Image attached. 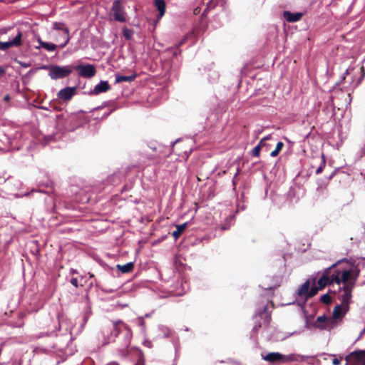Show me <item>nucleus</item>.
I'll list each match as a JSON object with an SVG mask.
<instances>
[{
	"mask_svg": "<svg viewBox=\"0 0 365 365\" xmlns=\"http://www.w3.org/2000/svg\"><path fill=\"white\" fill-rule=\"evenodd\" d=\"M269 309H274L272 302L260 303L257 305L255 314V323L251 332V337L254 338L257 334L262 324L267 326L271 321V312Z\"/></svg>",
	"mask_w": 365,
	"mask_h": 365,
	"instance_id": "f257e3e1",
	"label": "nucleus"
},
{
	"mask_svg": "<svg viewBox=\"0 0 365 365\" xmlns=\"http://www.w3.org/2000/svg\"><path fill=\"white\" fill-rule=\"evenodd\" d=\"M125 327L127 326L118 320L113 322L110 326L104 327L102 330L103 345L105 346L111 343L120 334L123 336Z\"/></svg>",
	"mask_w": 365,
	"mask_h": 365,
	"instance_id": "f03ea898",
	"label": "nucleus"
},
{
	"mask_svg": "<svg viewBox=\"0 0 365 365\" xmlns=\"http://www.w3.org/2000/svg\"><path fill=\"white\" fill-rule=\"evenodd\" d=\"M332 280L339 286L343 282L344 285L351 284V287H354L356 279H354V272L349 268L333 271Z\"/></svg>",
	"mask_w": 365,
	"mask_h": 365,
	"instance_id": "7ed1b4c3",
	"label": "nucleus"
},
{
	"mask_svg": "<svg viewBox=\"0 0 365 365\" xmlns=\"http://www.w3.org/2000/svg\"><path fill=\"white\" fill-rule=\"evenodd\" d=\"M73 71L72 66H61L51 65L48 67V76L52 80H57L68 76Z\"/></svg>",
	"mask_w": 365,
	"mask_h": 365,
	"instance_id": "20e7f679",
	"label": "nucleus"
},
{
	"mask_svg": "<svg viewBox=\"0 0 365 365\" xmlns=\"http://www.w3.org/2000/svg\"><path fill=\"white\" fill-rule=\"evenodd\" d=\"M341 261L339 260L337 262L332 264L330 267L326 268L324 270L322 277L317 281V287L320 289L324 288L327 284L334 282V281L332 280L331 269L334 268Z\"/></svg>",
	"mask_w": 365,
	"mask_h": 365,
	"instance_id": "39448f33",
	"label": "nucleus"
},
{
	"mask_svg": "<svg viewBox=\"0 0 365 365\" xmlns=\"http://www.w3.org/2000/svg\"><path fill=\"white\" fill-rule=\"evenodd\" d=\"M132 338V333L130 329L128 327H125V330L123 332V340L121 346L117 350V354L122 357H127L128 352L127 349L129 347L130 344V341Z\"/></svg>",
	"mask_w": 365,
	"mask_h": 365,
	"instance_id": "423d86ee",
	"label": "nucleus"
},
{
	"mask_svg": "<svg viewBox=\"0 0 365 365\" xmlns=\"http://www.w3.org/2000/svg\"><path fill=\"white\" fill-rule=\"evenodd\" d=\"M73 70L78 71V73L80 76L87 78H92L96 73V69L93 64H79L73 66Z\"/></svg>",
	"mask_w": 365,
	"mask_h": 365,
	"instance_id": "0eeeda50",
	"label": "nucleus"
},
{
	"mask_svg": "<svg viewBox=\"0 0 365 365\" xmlns=\"http://www.w3.org/2000/svg\"><path fill=\"white\" fill-rule=\"evenodd\" d=\"M350 269L354 272V279H357L359 273L365 268V257H357L349 259Z\"/></svg>",
	"mask_w": 365,
	"mask_h": 365,
	"instance_id": "6e6552de",
	"label": "nucleus"
},
{
	"mask_svg": "<svg viewBox=\"0 0 365 365\" xmlns=\"http://www.w3.org/2000/svg\"><path fill=\"white\" fill-rule=\"evenodd\" d=\"M111 13L113 19L116 21L125 22L126 19L125 16V12L123 9V6L120 0H115L113 3Z\"/></svg>",
	"mask_w": 365,
	"mask_h": 365,
	"instance_id": "1a4fd4ad",
	"label": "nucleus"
},
{
	"mask_svg": "<svg viewBox=\"0 0 365 365\" xmlns=\"http://www.w3.org/2000/svg\"><path fill=\"white\" fill-rule=\"evenodd\" d=\"M354 287L351 284L344 285L343 293L340 295L341 304L344 306V312H348L351 299V292Z\"/></svg>",
	"mask_w": 365,
	"mask_h": 365,
	"instance_id": "9d476101",
	"label": "nucleus"
},
{
	"mask_svg": "<svg viewBox=\"0 0 365 365\" xmlns=\"http://www.w3.org/2000/svg\"><path fill=\"white\" fill-rule=\"evenodd\" d=\"M22 36V32L18 30L16 35L12 39L5 42L0 41V50L6 51L11 47L19 46L21 44Z\"/></svg>",
	"mask_w": 365,
	"mask_h": 365,
	"instance_id": "9b49d317",
	"label": "nucleus"
},
{
	"mask_svg": "<svg viewBox=\"0 0 365 365\" xmlns=\"http://www.w3.org/2000/svg\"><path fill=\"white\" fill-rule=\"evenodd\" d=\"M110 87L107 81H101L99 83L96 85L91 91L88 92L89 95H98L110 90Z\"/></svg>",
	"mask_w": 365,
	"mask_h": 365,
	"instance_id": "f8f14e48",
	"label": "nucleus"
},
{
	"mask_svg": "<svg viewBox=\"0 0 365 365\" xmlns=\"http://www.w3.org/2000/svg\"><path fill=\"white\" fill-rule=\"evenodd\" d=\"M76 87H66L58 91V98L63 101H69L75 94Z\"/></svg>",
	"mask_w": 365,
	"mask_h": 365,
	"instance_id": "ddd939ff",
	"label": "nucleus"
},
{
	"mask_svg": "<svg viewBox=\"0 0 365 365\" xmlns=\"http://www.w3.org/2000/svg\"><path fill=\"white\" fill-rule=\"evenodd\" d=\"M348 356L350 359L359 365H365V350H359L351 352Z\"/></svg>",
	"mask_w": 365,
	"mask_h": 365,
	"instance_id": "4468645a",
	"label": "nucleus"
},
{
	"mask_svg": "<svg viewBox=\"0 0 365 365\" xmlns=\"http://www.w3.org/2000/svg\"><path fill=\"white\" fill-rule=\"evenodd\" d=\"M263 359L270 363H277L282 362V359L284 358V354H282L279 352H270L265 356H262Z\"/></svg>",
	"mask_w": 365,
	"mask_h": 365,
	"instance_id": "2eb2a0df",
	"label": "nucleus"
},
{
	"mask_svg": "<svg viewBox=\"0 0 365 365\" xmlns=\"http://www.w3.org/2000/svg\"><path fill=\"white\" fill-rule=\"evenodd\" d=\"M303 14L301 12H295L292 13L289 11H285L283 13L284 18L288 21V22H297L301 19L302 17Z\"/></svg>",
	"mask_w": 365,
	"mask_h": 365,
	"instance_id": "dca6fc26",
	"label": "nucleus"
},
{
	"mask_svg": "<svg viewBox=\"0 0 365 365\" xmlns=\"http://www.w3.org/2000/svg\"><path fill=\"white\" fill-rule=\"evenodd\" d=\"M309 289V281L307 280L304 283H303L297 289V294L299 297H304L306 299H308Z\"/></svg>",
	"mask_w": 365,
	"mask_h": 365,
	"instance_id": "f3484780",
	"label": "nucleus"
},
{
	"mask_svg": "<svg viewBox=\"0 0 365 365\" xmlns=\"http://www.w3.org/2000/svg\"><path fill=\"white\" fill-rule=\"evenodd\" d=\"M154 4L159 12L158 19H160L165 13V2L164 0H154Z\"/></svg>",
	"mask_w": 365,
	"mask_h": 365,
	"instance_id": "a211bd4d",
	"label": "nucleus"
},
{
	"mask_svg": "<svg viewBox=\"0 0 365 365\" xmlns=\"http://www.w3.org/2000/svg\"><path fill=\"white\" fill-rule=\"evenodd\" d=\"M137 75L135 73H133L130 76H123L120 74H116L115 75V83H119L122 82H132L133 81Z\"/></svg>",
	"mask_w": 365,
	"mask_h": 365,
	"instance_id": "6ab92c4d",
	"label": "nucleus"
},
{
	"mask_svg": "<svg viewBox=\"0 0 365 365\" xmlns=\"http://www.w3.org/2000/svg\"><path fill=\"white\" fill-rule=\"evenodd\" d=\"M39 46H36V48H43L48 51H54L56 49V45L52 43L43 41L40 38H38Z\"/></svg>",
	"mask_w": 365,
	"mask_h": 365,
	"instance_id": "aec40b11",
	"label": "nucleus"
},
{
	"mask_svg": "<svg viewBox=\"0 0 365 365\" xmlns=\"http://www.w3.org/2000/svg\"><path fill=\"white\" fill-rule=\"evenodd\" d=\"M347 312H344V306L342 304L336 305L333 311V317L335 319L341 318Z\"/></svg>",
	"mask_w": 365,
	"mask_h": 365,
	"instance_id": "412c9836",
	"label": "nucleus"
},
{
	"mask_svg": "<svg viewBox=\"0 0 365 365\" xmlns=\"http://www.w3.org/2000/svg\"><path fill=\"white\" fill-rule=\"evenodd\" d=\"M187 225L188 223L187 222H185L183 224H181V225H176V230H175L172 235L173 236V237L177 240L178 239V237L180 236V235L182 233V232L186 229V227H187Z\"/></svg>",
	"mask_w": 365,
	"mask_h": 365,
	"instance_id": "4be33fe9",
	"label": "nucleus"
},
{
	"mask_svg": "<svg viewBox=\"0 0 365 365\" xmlns=\"http://www.w3.org/2000/svg\"><path fill=\"white\" fill-rule=\"evenodd\" d=\"M116 267L121 271L122 273L126 274L130 272L133 267H134V263L132 262H130L125 264L120 265L117 264Z\"/></svg>",
	"mask_w": 365,
	"mask_h": 365,
	"instance_id": "5701e85b",
	"label": "nucleus"
},
{
	"mask_svg": "<svg viewBox=\"0 0 365 365\" xmlns=\"http://www.w3.org/2000/svg\"><path fill=\"white\" fill-rule=\"evenodd\" d=\"M133 349L135 350L136 356L138 357L135 365H145V358L142 350L138 348H133Z\"/></svg>",
	"mask_w": 365,
	"mask_h": 365,
	"instance_id": "b1692460",
	"label": "nucleus"
},
{
	"mask_svg": "<svg viewBox=\"0 0 365 365\" xmlns=\"http://www.w3.org/2000/svg\"><path fill=\"white\" fill-rule=\"evenodd\" d=\"M53 29L55 30L63 31L66 35H68L69 33L68 29L66 26V25L63 23L61 22H54L53 24Z\"/></svg>",
	"mask_w": 365,
	"mask_h": 365,
	"instance_id": "393cba45",
	"label": "nucleus"
},
{
	"mask_svg": "<svg viewBox=\"0 0 365 365\" xmlns=\"http://www.w3.org/2000/svg\"><path fill=\"white\" fill-rule=\"evenodd\" d=\"M298 354H291L289 355H284V358L282 359V363H286L288 361H299Z\"/></svg>",
	"mask_w": 365,
	"mask_h": 365,
	"instance_id": "a878e982",
	"label": "nucleus"
},
{
	"mask_svg": "<svg viewBox=\"0 0 365 365\" xmlns=\"http://www.w3.org/2000/svg\"><path fill=\"white\" fill-rule=\"evenodd\" d=\"M61 138V136L60 135H58V133H54V134L51 135H46L44 138V141H45L44 143L47 144V143H48L51 141L58 140Z\"/></svg>",
	"mask_w": 365,
	"mask_h": 365,
	"instance_id": "bb28decb",
	"label": "nucleus"
},
{
	"mask_svg": "<svg viewBox=\"0 0 365 365\" xmlns=\"http://www.w3.org/2000/svg\"><path fill=\"white\" fill-rule=\"evenodd\" d=\"M284 146V143L282 142H278L277 143V145H276V148L275 149L271 152L270 153V156L271 157H276L277 155H278L279 153L281 151V150L282 149Z\"/></svg>",
	"mask_w": 365,
	"mask_h": 365,
	"instance_id": "cd10ccee",
	"label": "nucleus"
},
{
	"mask_svg": "<svg viewBox=\"0 0 365 365\" xmlns=\"http://www.w3.org/2000/svg\"><path fill=\"white\" fill-rule=\"evenodd\" d=\"M133 34V31L126 27L123 29V35L125 39L130 40Z\"/></svg>",
	"mask_w": 365,
	"mask_h": 365,
	"instance_id": "c85d7f7f",
	"label": "nucleus"
},
{
	"mask_svg": "<svg viewBox=\"0 0 365 365\" xmlns=\"http://www.w3.org/2000/svg\"><path fill=\"white\" fill-rule=\"evenodd\" d=\"M263 143V140H261L259 143L256 145L252 150V155L255 157H258L259 155L261 145Z\"/></svg>",
	"mask_w": 365,
	"mask_h": 365,
	"instance_id": "c756f323",
	"label": "nucleus"
},
{
	"mask_svg": "<svg viewBox=\"0 0 365 365\" xmlns=\"http://www.w3.org/2000/svg\"><path fill=\"white\" fill-rule=\"evenodd\" d=\"M159 329L165 337H169L171 334V330L167 327L161 325L159 327Z\"/></svg>",
	"mask_w": 365,
	"mask_h": 365,
	"instance_id": "7c9ffc66",
	"label": "nucleus"
},
{
	"mask_svg": "<svg viewBox=\"0 0 365 365\" xmlns=\"http://www.w3.org/2000/svg\"><path fill=\"white\" fill-rule=\"evenodd\" d=\"M331 300V297L328 293L322 295L320 297V301L325 304H329Z\"/></svg>",
	"mask_w": 365,
	"mask_h": 365,
	"instance_id": "2f4dec72",
	"label": "nucleus"
},
{
	"mask_svg": "<svg viewBox=\"0 0 365 365\" xmlns=\"http://www.w3.org/2000/svg\"><path fill=\"white\" fill-rule=\"evenodd\" d=\"M319 290L321 289L317 286H313L310 289H309L308 298L316 295Z\"/></svg>",
	"mask_w": 365,
	"mask_h": 365,
	"instance_id": "473e14b6",
	"label": "nucleus"
},
{
	"mask_svg": "<svg viewBox=\"0 0 365 365\" xmlns=\"http://www.w3.org/2000/svg\"><path fill=\"white\" fill-rule=\"evenodd\" d=\"M325 165H326V160H325V158H324V155H322V159L321 165L317 169L316 173L317 174H319L320 173H322L323 169H324V168L325 167Z\"/></svg>",
	"mask_w": 365,
	"mask_h": 365,
	"instance_id": "72a5a7b5",
	"label": "nucleus"
},
{
	"mask_svg": "<svg viewBox=\"0 0 365 365\" xmlns=\"http://www.w3.org/2000/svg\"><path fill=\"white\" fill-rule=\"evenodd\" d=\"M108 183L114 184L119 180V178L115 175H112L108 178Z\"/></svg>",
	"mask_w": 365,
	"mask_h": 365,
	"instance_id": "f704fd0d",
	"label": "nucleus"
},
{
	"mask_svg": "<svg viewBox=\"0 0 365 365\" xmlns=\"http://www.w3.org/2000/svg\"><path fill=\"white\" fill-rule=\"evenodd\" d=\"M350 356H346L345 357L346 364L345 365H359L356 363H354L353 360L350 359Z\"/></svg>",
	"mask_w": 365,
	"mask_h": 365,
	"instance_id": "c9c22d12",
	"label": "nucleus"
},
{
	"mask_svg": "<svg viewBox=\"0 0 365 365\" xmlns=\"http://www.w3.org/2000/svg\"><path fill=\"white\" fill-rule=\"evenodd\" d=\"M298 356H299V362H302L304 361H305L306 359H312L314 358L313 356H305V355H299L298 354Z\"/></svg>",
	"mask_w": 365,
	"mask_h": 365,
	"instance_id": "e433bc0d",
	"label": "nucleus"
},
{
	"mask_svg": "<svg viewBox=\"0 0 365 365\" xmlns=\"http://www.w3.org/2000/svg\"><path fill=\"white\" fill-rule=\"evenodd\" d=\"M215 5H216L215 3H214V1L212 0H210L207 3L206 9L208 10H210V9L215 8Z\"/></svg>",
	"mask_w": 365,
	"mask_h": 365,
	"instance_id": "4c0bfd02",
	"label": "nucleus"
},
{
	"mask_svg": "<svg viewBox=\"0 0 365 365\" xmlns=\"http://www.w3.org/2000/svg\"><path fill=\"white\" fill-rule=\"evenodd\" d=\"M138 325L142 327L143 329L145 328V322H144V317H140L138 318Z\"/></svg>",
	"mask_w": 365,
	"mask_h": 365,
	"instance_id": "58836bf2",
	"label": "nucleus"
},
{
	"mask_svg": "<svg viewBox=\"0 0 365 365\" xmlns=\"http://www.w3.org/2000/svg\"><path fill=\"white\" fill-rule=\"evenodd\" d=\"M317 322H327V317L325 314H323L322 316H319L317 319Z\"/></svg>",
	"mask_w": 365,
	"mask_h": 365,
	"instance_id": "ea45409f",
	"label": "nucleus"
},
{
	"mask_svg": "<svg viewBox=\"0 0 365 365\" xmlns=\"http://www.w3.org/2000/svg\"><path fill=\"white\" fill-rule=\"evenodd\" d=\"M143 344L148 348H152V346H153L152 342L148 339L144 340V341L143 342Z\"/></svg>",
	"mask_w": 365,
	"mask_h": 365,
	"instance_id": "a19ab883",
	"label": "nucleus"
},
{
	"mask_svg": "<svg viewBox=\"0 0 365 365\" xmlns=\"http://www.w3.org/2000/svg\"><path fill=\"white\" fill-rule=\"evenodd\" d=\"M70 282H71V284L73 285L74 287H78V280L77 278H72Z\"/></svg>",
	"mask_w": 365,
	"mask_h": 365,
	"instance_id": "79ce46f5",
	"label": "nucleus"
},
{
	"mask_svg": "<svg viewBox=\"0 0 365 365\" xmlns=\"http://www.w3.org/2000/svg\"><path fill=\"white\" fill-rule=\"evenodd\" d=\"M186 39L187 38L185 37L183 39H182L181 41H180L176 45H175V47L176 48H179L182 44H184V43L186 41Z\"/></svg>",
	"mask_w": 365,
	"mask_h": 365,
	"instance_id": "37998d69",
	"label": "nucleus"
},
{
	"mask_svg": "<svg viewBox=\"0 0 365 365\" xmlns=\"http://www.w3.org/2000/svg\"><path fill=\"white\" fill-rule=\"evenodd\" d=\"M68 41H69V36H68V35H66V38L65 41L63 43H62V44L60 45V47L61 48H63L68 43Z\"/></svg>",
	"mask_w": 365,
	"mask_h": 365,
	"instance_id": "c03bdc74",
	"label": "nucleus"
},
{
	"mask_svg": "<svg viewBox=\"0 0 365 365\" xmlns=\"http://www.w3.org/2000/svg\"><path fill=\"white\" fill-rule=\"evenodd\" d=\"M321 329H330L329 322H327L324 326H319Z\"/></svg>",
	"mask_w": 365,
	"mask_h": 365,
	"instance_id": "a18cd8bd",
	"label": "nucleus"
},
{
	"mask_svg": "<svg viewBox=\"0 0 365 365\" xmlns=\"http://www.w3.org/2000/svg\"><path fill=\"white\" fill-rule=\"evenodd\" d=\"M332 364L333 365H339L341 364V360L339 359L334 358L332 360Z\"/></svg>",
	"mask_w": 365,
	"mask_h": 365,
	"instance_id": "49530a36",
	"label": "nucleus"
},
{
	"mask_svg": "<svg viewBox=\"0 0 365 365\" xmlns=\"http://www.w3.org/2000/svg\"><path fill=\"white\" fill-rule=\"evenodd\" d=\"M180 53H181V50L180 49V48H175V50L173 52V56H177L178 55L180 54Z\"/></svg>",
	"mask_w": 365,
	"mask_h": 365,
	"instance_id": "de8ad7c7",
	"label": "nucleus"
},
{
	"mask_svg": "<svg viewBox=\"0 0 365 365\" xmlns=\"http://www.w3.org/2000/svg\"><path fill=\"white\" fill-rule=\"evenodd\" d=\"M6 72V70L3 66L0 65V76H3Z\"/></svg>",
	"mask_w": 365,
	"mask_h": 365,
	"instance_id": "09e8293b",
	"label": "nucleus"
},
{
	"mask_svg": "<svg viewBox=\"0 0 365 365\" xmlns=\"http://www.w3.org/2000/svg\"><path fill=\"white\" fill-rule=\"evenodd\" d=\"M200 8L197 7L194 9V14L197 15L200 13Z\"/></svg>",
	"mask_w": 365,
	"mask_h": 365,
	"instance_id": "8fccbe9b",
	"label": "nucleus"
},
{
	"mask_svg": "<svg viewBox=\"0 0 365 365\" xmlns=\"http://www.w3.org/2000/svg\"><path fill=\"white\" fill-rule=\"evenodd\" d=\"M10 98H10L9 95H6V96H4V101H6V102H8V101H10Z\"/></svg>",
	"mask_w": 365,
	"mask_h": 365,
	"instance_id": "3c124183",
	"label": "nucleus"
},
{
	"mask_svg": "<svg viewBox=\"0 0 365 365\" xmlns=\"http://www.w3.org/2000/svg\"><path fill=\"white\" fill-rule=\"evenodd\" d=\"M364 334H365V328H364V329L361 331V332H360V334H359V336L358 339H359L360 337H361Z\"/></svg>",
	"mask_w": 365,
	"mask_h": 365,
	"instance_id": "603ef678",
	"label": "nucleus"
},
{
	"mask_svg": "<svg viewBox=\"0 0 365 365\" xmlns=\"http://www.w3.org/2000/svg\"><path fill=\"white\" fill-rule=\"evenodd\" d=\"M270 138H271V135H269L264 137L262 140H263V142H264V140H269Z\"/></svg>",
	"mask_w": 365,
	"mask_h": 365,
	"instance_id": "864d4df0",
	"label": "nucleus"
},
{
	"mask_svg": "<svg viewBox=\"0 0 365 365\" xmlns=\"http://www.w3.org/2000/svg\"><path fill=\"white\" fill-rule=\"evenodd\" d=\"M107 365H119V364L116 361H111L108 363Z\"/></svg>",
	"mask_w": 365,
	"mask_h": 365,
	"instance_id": "5fc2aeb1",
	"label": "nucleus"
},
{
	"mask_svg": "<svg viewBox=\"0 0 365 365\" xmlns=\"http://www.w3.org/2000/svg\"><path fill=\"white\" fill-rule=\"evenodd\" d=\"M208 11H209L208 9H205L204 10V11H203V13H202V16H205L207 14V13L208 12Z\"/></svg>",
	"mask_w": 365,
	"mask_h": 365,
	"instance_id": "6e6d98bb",
	"label": "nucleus"
},
{
	"mask_svg": "<svg viewBox=\"0 0 365 365\" xmlns=\"http://www.w3.org/2000/svg\"><path fill=\"white\" fill-rule=\"evenodd\" d=\"M361 72H362L361 78H364V76H365V73H364V67H361Z\"/></svg>",
	"mask_w": 365,
	"mask_h": 365,
	"instance_id": "4d7b16f0",
	"label": "nucleus"
},
{
	"mask_svg": "<svg viewBox=\"0 0 365 365\" xmlns=\"http://www.w3.org/2000/svg\"><path fill=\"white\" fill-rule=\"evenodd\" d=\"M109 115H110V113H105V114L103 115V118H106V117H108Z\"/></svg>",
	"mask_w": 365,
	"mask_h": 365,
	"instance_id": "13d9d810",
	"label": "nucleus"
},
{
	"mask_svg": "<svg viewBox=\"0 0 365 365\" xmlns=\"http://www.w3.org/2000/svg\"><path fill=\"white\" fill-rule=\"evenodd\" d=\"M71 272L72 274H75V273H76V271L75 269H72L71 270Z\"/></svg>",
	"mask_w": 365,
	"mask_h": 365,
	"instance_id": "bf43d9fd",
	"label": "nucleus"
},
{
	"mask_svg": "<svg viewBox=\"0 0 365 365\" xmlns=\"http://www.w3.org/2000/svg\"><path fill=\"white\" fill-rule=\"evenodd\" d=\"M227 228H228V227H226L225 225H223V226L222 227V230H227Z\"/></svg>",
	"mask_w": 365,
	"mask_h": 365,
	"instance_id": "052dcab7",
	"label": "nucleus"
},
{
	"mask_svg": "<svg viewBox=\"0 0 365 365\" xmlns=\"http://www.w3.org/2000/svg\"><path fill=\"white\" fill-rule=\"evenodd\" d=\"M150 315H151V314H146L145 315V317H150Z\"/></svg>",
	"mask_w": 365,
	"mask_h": 365,
	"instance_id": "680f3d73",
	"label": "nucleus"
},
{
	"mask_svg": "<svg viewBox=\"0 0 365 365\" xmlns=\"http://www.w3.org/2000/svg\"><path fill=\"white\" fill-rule=\"evenodd\" d=\"M361 152H362V154H363L364 155H365V148L362 150V151H361Z\"/></svg>",
	"mask_w": 365,
	"mask_h": 365,
	"instance_id": "e2e57ef3",
	"label": "nucleus"
},
{
	"mask_svg": "<svg viewBox=\"0 0 365 365\" xmlns=\"http://www.w3.org/2000/svg\"><path fill=\"white\" fill-rule=\"evenodd\" d=\"M334 173H333L331 175H330V176H329V179L332 178V177L334 176Z\"/></svg>",
	"mask_w": 365,
	"mask_h": 365,
	"instance_id": "0e129e2a",
	"label": "nucleus"
},
{
	"mask_svg": "<svg viewBox=\"0 0 365 365\" xmlns=\"http://www.w3.org/2000/svg\"><path fill=\"white\" fill-rule=\"evenodd\" d=\"M238 173H239V170H237V172L236 173V174H235V175L234 178H236V176L238 175Z\"/></svg>",
	"mask_w": 365,
	"mask_h": 365,
	"instance_id": "69168bd1",
	"label": "nucleus"
},
{
	"mask_svg": "<svg viewBox=\"0 0 365 365\" xmlns=\"http://www.w3.org/2000/svg\"><path fill=\"white\" fill-rule=\"evenodd\" d=\"M179 140H180V139H177V140L173 143V145H174L175 143H176L177 142H178Z\"/></svg>",
	"mask_w": 365,
	"mask_h": 365,
	"instance_id": "338daca9",
	"label": "nucleus"
},
{
	"mask_svg": "<svg viewBox=\"0 0 365 365\" xmlns=\"http://www.w3.org/2000/svg\"><path fill=\"white\" fill-rule=\"evenodd\" d=\"M151 148H152L153 150H155V148H154V147H152Z\"/></svg>",
	"mask_w": 365,
	"mask_h": 365,
	"instance_id": "774afa93",
	"label": "nucleus"
}]
</instances>
